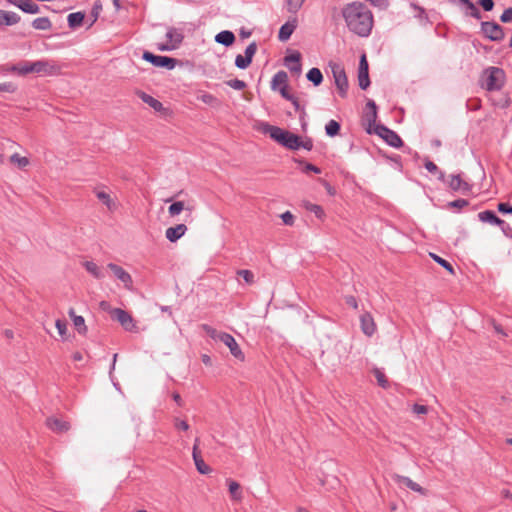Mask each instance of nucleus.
Masks as SVG:
<instances>
[{
  "mask_svg": "<svg viewBox=\"0 0 512 512\" xmlns=\"http://www.w3.org/2000/svg\"><path fill=\"white\" fill-rule=\"evenodd\" d=\"M340 129H341V126H340L339 122H337L336 120H330L325 125V132H326V135L329 137H334V136L338 135L340 132Z\"/></svg>",
  "mask_w": 512,
  "mask_h": 512,
  "instance_id": "36",
  "label": "nucleus"
},
{
  "mask_svg": "<svg viewBox=\"0 0 512 512\" xmlns=\"http://www.w3.org/2000/svg\"><path fill=\"white\" fill-rule=\"evenodd\" d=\"M202 329L210 338H212L213 340H218L220 332H218L215 328L211 327L208 324H203Z\"/></svg>",
  "mask_w": 512,
  "mask_h": 512,
  "instance_id": "50",
  "label": "nucleus"
},
{
  "mask_svg": "<svg viewBox=\"0 0 512 512\" xmlns=\"http://www.w3.org/2000/svg\"><path fill=\"white\" fill-rule=\"evenodd\" d=\"M233 340H235V338L231 334L220 332L218 341L222 342L224 345L228 346Z\"/></svg>",
  "mask_w": 512,
  "mask_h": 512,
  "instance_id": "54",
  "label": "nucleus"
},
{
  "mask_svg": "<svg viewBox=\"0 0 512 512\" xmlns=\"http://www.w3.org/2000/svg\"><path fill=\"white\" fill-rule=\"evenodd\" d=\"M497 226H499L506 237L512 238V228L507 222L503 220V224H498Z\"/></svg>",
  "mask_w": 512,
  "mask_h": 512,
  "instance_id": "57",
  "label": "nucleus"
},
{
  "mask_svg": "<svg viewBox=\"0 0 512 512\" xmlns=\"http://www.w3.org/2000/svg\"><path fill=\"white\" fill-rule=\"evenodd\" d=\"M9 3L28 14H36L39 12V6L31 0H9Z\"/></svg>",
  "mask_w": 512,
  "mask_h": 512,
  "instance_id": "16",
  "label": "nucleus"
},
{
  "mask_svg": "<svg viewBox=\"0 0 512 512\" xmlns=\"http://www.w3.org/2000/svg\"><path fill=\"white\" fill-rule=\"evenodd\" d=\"M361 330L366 336H372L376 331V324L372 315L368 312L360 316Z\"/></svg>",
  "mask_w": 512,
  "mask_h": 512,
  "instance_id": "14",
  "label": "nucleus"
},
{
  "mask_svg": "<svg viewBox=\"0 0 512 512\" xmlns=\"http://www.w3.org/2000/svg\"><path fill=\"white\" fill-rule=\"evenodd\" d=\"M276 91H278L281 94V96L286 100H292L293 98V95L288 91V85L280 87Z\"/></svg>",
  "mask_w": 512,
  "mask_h": 512,
  "instance_id": "62",
  "label": "nucleus"
},
{
  "mask_svg": "<svg viewBox=\"0 0 512 512\" xmlns=\"http://www.w3.org/2000/svg\"><path fill=\"white\" fill-rule=\"evenodd\" d=\"M32 27L36 30H49L52 23L48 17H38L32 21Z\"/></svg>",
  "mask_w": 512,
  "mask_h": 512,
  "instance_id": "34",
  "label": "nucleus"
},
{
  "mask_svg": "<svg viewBox=\"0 0 512 512\" xmlns=\"http://www.w3.org/2000/svg\"><path fill=\"white\" fill-rule=\"evenodd\" d=\"M166 38L169 41L168 43L175 45V49H177L183 41L182 33L175 28H169L167 30Z\"/></svg>",
  "mask_w": 512,
  "mask_h": 512,
  "instance_id": "26",
  "label": "nucleus"
},
{
  "mask_svg": "<svg viewBox=\"0 0 512 512\" xmlns=\"http://www.w3.org/2000/svg\"><path fill=\"white\" fill-rule=\"evenodd\" d=\"M83 265H84L85 269L87 270V272H89L96 279H102L104 277L103 272L101 271V269L98 267V265L95 262L85 261Z\"/></svg>",
  "mask_w": 512,
  "mask_h": 512,
  "instance_id": "33",
  "label": "nucleus"
},
{
  "mask_svg": "<svg viewBox=\"0 0 512 512\" xmlns=\"http://www.w3.org/2000/svg\"><path fill=\"white\" fill-rule=\"evenodd\" d=\"M481 32L490 41L499 42L505 37L503 28L496 22L484 21L481 23Z\"/></svg>",
  "mask_w": 512,
  "mask_h": 512,
  "instance_id": "5",
  "label": "nucleus"
},
{
  "mask_svg": "<svg viewBox=\"0 0 512 512\" xmlns=\"http://www.w3.org/2000/svg\"><path fill=\"white\" fill-rule=\"evenodd\" d=\"M374 376L377 379L379 386H381L383 388L387 387L388 381L385 377V374L380 369H378V368L374 369Z\"/></svg>",
  "mask_w": 512,
  "mask_h": 512,
  "instance_id": "45",
  "label": "nucleus"
},
{
  "mask_svg": "<svg viewBox=\"0 0 512 512\" xmlns=\"http://www.w3.org/2000/svg\"><path fill=\"white\" fill-rule=\"evenodd\" d=\"M10 161L18 165L19 168L23 169L29 165V159L27 157L20 156L18 153H14L10 157Z\"/></svg>",
  "mask_w": 512,
  "mask_h": 512,
  "instance_id": "41",
  "label": "nucleus"
},
{
  "mask_svg": "<svg viewBox=\"0 0 512 512\" xmlns=\"http://www.w3.org/2000/svg\"><path fill=\"white\" fill-rule=\"evenodd\" d=\"M237 274L242 277L247 284H252L254 282V274L250 270H238Z\"/></svg>",
  "mask_w": 512,
  "mask_h": 512,
  "instance_id": "46",
  "label": "nucleus"
},
{
  "mask_svg": "<svg viewBox=\"0 0 512 512\" xmlns=\"http://www.w3.org/2000/svg\"><path fill=\"white\" fill-rule=\"evenodd\" d=\"M251 64L250 60H248L245 56L238 54L235 58V66L239 69H246Z\"/></svg>",
  "mask_w": 512,
  "mask_h": 512,
  "instance_id": "44",
  "label": "nucleus"
},
{
  "mask_svg": "<svg viewBox=\"0 0 512 512\" xmlns=\"http://www.w3.org/2000/svg\"><path fill=\"white\" fill-rule=\"evenodd\" d=\"M230 350V353L238 360L240 361H244L245 360V355L243 353V351L241 350V348L239 347L238 343L236 342V340H233L231 343H229V345L227 346Z\"/></svg>",
  "mask_w": 512,
  "mask_h": 512,
  "instance_id": "37",
  "label": "nucleus"
},
{
  "mask_svg": "<svg viewBox=\"0 0 512 512\" xmlns=\"http://www.w3.org/2000/svg\"><path fill=\"white\" fill-rule=\"evenodd\" d=\"M55 326L58 330V333L61 336H64L66 334L67 325H66L65 321L58 319V320H56Z\"/></svg>",
  "mask_w": 512,
  "mask_h": 512,
  "instance_id": "61",
  "label": "nucleus"
},
{
  "mask_svg": "<svg viewBox=\"0 0 512 512\" xmlns=\"http://www.w3.org/2000/svg\"><path fill=\"white\" fill-rule=\"evenodd\" d=\"M478 218L481 222L489 223L491 225L503 224V220L500 219L492 210H484L480 212L478 214Z\"/></svg>",
  "mask_w": 512,
  "mask_h": 512,
  "instance_id": "22",
  "label": "nucleus"
},
{
  "mask_svg": "<svg viewBox=\"0 0 512 512\" xmlns=\"http://www.w3.org/2000/svg\"><path fill=\"white\" fill-rule=\"evenodd\" d=\"M447 185L455 192H468L471 189L470 184L462 179L461 174L450 175V180L447 182Z\"/></svg>",
  "mask_w": 512,
  "mask_h": 512,
  "instance_id": "13",
  "label": "nucleus"
},
{
  "mask_svg": "<svg viewBox=\"0 0 512 512\" xmlns=\"http://www.w3.org/2000/svg\"><path fill=\"white\" fill-rule=\"evenodd\" d=\"M102 8V5L99 1H96L94 3V6L92 8V16H93V19H92V23L91 25L97 20L98 18V15H99V10Z\"/></svg>",
  "mask_w": 512,
  "mask_h": 512,
  "instance_id": "63",
  "label": "nucleus"
},
{
  "mask_svg": "<svg viewBox=\"0 0 512 512\" xmlns=\"http://www.w3.org/2000/svg\"><path fill=\"white\" fill-rule=\"evenodd\" d=\"M46 423L49 429L57 433L66 432L70 428L68 422L58 418H48Z\"/></svg>",
  "mask_w": 512,
  "mask_h": 512,
  "instance_id": "20",
  "label": "nucleus"
},
{
  "mask_svg": "<svg viewBox=\"0 0 512 512\" xmlns=\"http://www.w3.org/2000/svg\"><path fill=\"white\" fill-rule=\"evenodd\" d=\"M485 82L483 86L488 91H498L505 84V72L499 67H489L484 71Z\"/></svg>",
  "mask_w": 512,
  "mask_h": 512,
  "instance_id": "3",
  "label": "nucleus"
},
{
  "mask_svg": "<svg viewBox=\"0 0 512 512\" xmlns=\"http://www.w3.org/2000/svg\"><path fill=\"white\" fill-rule=\"evenodd\" d=\"M17 64H4L0 67V73L3 75H7L9 73L17 74Z\"/></svg>",
  "mask_w": 512,
  "mask_h": 512,
  "instance_id": "52",
  "label": "nucleus"
},
{
  "mask_svg": "<svg viewBox=\"0 0 512 512\" xmlns=\"http://www.w3.org/2000/svg\"><path fill=\"white\" fill-rule=\"evenodd\" d=\"M107 267L113 272L114 276L123 283L126 289L131 290L133 281L131 275L126 270L114 263H109Z\"/></svg>",
  "mask_w": 512,
  "mask_h": 512,
  "instance_id": "9",
  "label": "nucleus"
},
{
  "mask_svg": "<svg viewBox=\"0 0 512 512\" xmlns=\"http://www.w3.org/2000/svg\"><path fill=\"white\" fill-rule=\"evenodd\" d=\"M215 41L225 47H229L235 42V35L232 31L223 30L215 36Z\"/></svg>",
  "mask_w": 512,
  "mask_h": 512,
  "instance_id": "24",
  "label": "nucleus"
},
{
  "mask_svg": "<svg viewBox=\"0 0 512 512\" xmlns=\"http://www.w3.org/2000/svg\"><path fill=\"white\" fill-rule=\"evenodd\" d=\"M374 132L380 136L385 142L394 148H399L403 145L402 139L400 136L393 130L388 127L378 124L376 125Z\"/></svg>",
  "mask_w": 512,
  "mask_h": 512,
  "instance_id": "6",
  "label": "nucleus"
},
{
  "mask_svg": "<svg viewBox=\"0 0 512 512\" xmlns=\"http://www.w3.org/2000/svg\"><path fill=\"white\" fill-rule=\"evenodd\" d=\"M69 315L72 318L74 327L80 334H85L87 332V327L85 325V320L82 316L75 315L74 310L71 309L69 311Z\"/></svg>",
  "mask_w": 512,
  "mask_h": 512,
  "instance_id": "28",
  "label": "nucleus"
},
{
  "mask_svg": "<svg viewBox=\"0 0 512 512\" xmlns=\"http://www.w3.org/2000/svg\"><path fill=\"white\" fill-rule=\"evenodd\" d=\"M478 4L487 12L492 11L495 5L493 0H478Z\"/></svg>",
  "mask_w": 512,
  "mask_h": 512,
  "instance_id": "59",
  "label": "nucleus"
},
{
  "mask_svg": "<svg viewBox=\"0 0 512 512\" xmlns=\"http://www.w3.org/2000/svg\"><path fill=\"white\" fill-rule=\"evenodd\" d=\"M500 20L503 23H508L512 21V7H509L504 10L502 15L500 16Z\"/></svg>",
  "mask_w": 512,
  "mask_h": 512,
  "instance_id": "60",
  "label": "nucleus"
},
{
  "mask_svg": "<svg viewBox=\"0 0 512 512\" xmlns=\"http://www.w3.org/2000/svg\"><path fill=\"white\" fill-rule=\"evenodd\" d=\"M430 256L431 258L436 262L438 263L440 266H442L444 269H446L448 272H450L451 274H454V268L452 266V264L447 261L446 259L438 256L437 254L435 253H430Z\"/></svg>",
  "mask_w": 512,
  "mask_h": 512,
  "instance_id": "38",
  "label": "nucleus"
},
{
  "mask_svg": "<svg viewBox=\"0 0 512 512\" xmlns=\"http://www.w3.org/2000/svg\"><path fill=\"white\" fill-rule=\"evenodd\" d=\"M301 55L299 52L295 51L294 53L285 57V65L289 68L291 72L300 74L302 71L301 67Z\"/></svg>",
  "mask_w": 512,
  "mask_h": 512,
  "instance_id": "17",
  "label": "nucleus"
},
{
  "mask_svg": "<svg viewBox=\"0 0 512 512\" xmlns=\"http://www.w3.org/2000/svg\"><path fill=\"white\" fill-rule=\"evenodd\" d=\"M306 0H286V7L289 13H297Z\"/></svg>",
  "mask_w": 512,
  "mask_h": 512,
  "instance_id": "39",
  "label": "nucleus"
},
{
  "mask_svg": "<svg viewBox=\"0 0 512 512\" xmlns=\"http://www.w3.org/2000/svg\"><path fill=\"white\" fill-rule=\"evenodd\" d=\"M424 166L430 173L437 175L438 180L446 182L445 173L441 171L434 162L426 158L424 161Z\"/></svg>",
  "mask_w": 512,
  "mask_h": 512,
  "instance_id": "31",
  "label": "nucleus"
},
{
  "mask_svg": "<svg viewBox=\"0 0 512 512\" xmlns=\"http://www.w3.org/2000/svg\"><path fill=\"white\" fill-rule=\"evenodd\" d=\"M299 149L303 148L305 150L311 151L313 149V141L310 138L302 140L301 137L298 136Z\"/></svg>",
  "mask_w": 512,
  "mask_h": 512,
  "instance_id": "53",
  "label": "nucleus"
},
{
  "mask_svg": "<svg viewBox=\"0 0 512 512\" xmlns=\"http://www.w3.org/2000/svg\"><path fill=\"white\" fill-rule=\"evenodd\" d=\"M306 77L314 86H319L323 82V75L319 68H311L307 72Z\"/></svg>",
  "mask_w": 512,
  "mask_h": 512,
  "instance_id": "29",
  "label": "nucleus"
},
{
  "mask_svg": "<svg viewBox=\"0 0 512 512\" xmlns=\"http://www.w3.org/2000/svg\"><path fill=\"white\" fill-rule=\"evenodd\" d=\"M175 428L178 430L187 431L189 429V424L185 420L176 419Z\"/></svg>",
  "mask_w": 512,
  "mask_h": 512,
  "instance_id": "64",
  "label": "nucleus"
},
{
  "mask_svg": "<svg viewBox=\"0 0 512 512\" xmlns=\"http://www.w3.org/2000/svg\"><path fill=\"white\" fill-rule=\"evenodd\" d=\"M497 208L503 214H512V206L507 202H500Z\"/></svg>",
  "mask_w": 512,
  "mask_h": 512,
  "instance_id": "56",
  "label": "nucleus"
},
{
  "mask_svg": "<svg viewBox=\"0 0 512 512\" xmlns=\"http://www.w3.org/2000/svg\"><path fill=\"white\" fill-rule=\"evenodd\" d=\"M33 73L54 75L58 71V67L47 60H38L32 62Z\"/></svg>",
  "mask_w": 512,
  "mask_h": 512,
  "instance_id": "11",
  "label": "nucleus"
},
{
  "mask_svg": "<svg viewBox=\"0 0 512 512\" xmlns=\"http://www.w3.org/2000/svg\"><path fill=\"white\" fill-rule=\"evenodd\" d=\"M396 482L398 484L405 485L407 488H409L412 491L417 492L421 495L426 494V490L423 487H421L418 483L414 482L412 479H410L407 476L397 475Z\"/></svg>",
  "mask_w": 512,
  "mask_h": 512,
  "instance_id": "19",
  "label": "nucleus"
},
{
  "mask_svg": "<svg viewBox=\"0 0 512 512\" xmlns=\"http://www.w3.org/2000/svg\"><path fill=\"white\" fill-rule=\"evenodd\" d=\"M265 132L269 134L271 139L283 147L290 150L299 149L298 135L273 125H267Z\"/></svg>",
  "mask_w": 512,
  "mask_h": 512,
  "instance_id": "2",
  "label": "nucleus"
},
{
  "mask_svg": "<svg viewBox=\"0 0 512 512\" xmlns=\"http://www.w3.org/2000/svg\"><path fill=\"white\" fill-rule=\"evenodd\" d=\"M193 460L196 466L197 471L200 474H208L211 471V468L204 462L202 457L197 452V445L195 444L193 447Z\"/></svg>",
  "mask_w": 512,
  "mask_h": 512,
  "instance_id": "23",
  "label": "nucleus"
},
{
  "mask_svg": "<svg viewBox=\"0 0 512 512\" xmlns=\"http://www.w3.org/2000/svg\"><path fill=\"white\" fill-rule=\"evenodd\" d=\"M257 52V44L256 42H252L250 43L246 49H245V57L250 60V62L252 63V60H253V57L254 55L256 54Z\"/></svg>",
  "mask_w": 512,
  "mask_h": 512,
  "instance_id": "48",
  "label": "nucleus"
},
{
  "mask_svg": "<svg viewBox=\"0 0 512 512\" xmlns=\"http://www.w3.org/2000/svg\"><path fill=\"white\" fill-rule=\"evenodd\" d=\"M96 197L101 201L110 211L115 210L116 203L105 191H95Z\"/></svg>",
  "mask_w": 512,
  "mask_h": 512,
  "instance_id": "30",
  "label": "nucleus"
},
{
  "mask_svg": "<svg viewBox=\"0 0 512 512\" xmlns=\"http://www.w3.org/2000/svg\"><path fill=\"white\" fill-rule=\"evenodd\" d=\"M137 95L144 103L148 104L155 111L160 112L164 109L163 104L159 100L154 98L153 96H151L143 91L137 92Z\"/></svg>",
  "mask_w": 512,
  "mask_h": 512,
  "instance_id": "21",
  "label": "nucleus"
},
{
  "mask_svg": "<svg viewBox=\"0 0 512 512\" xmlns=\"http://www.w3.org/2000/svg\"><path fill=\"white\" fill-rule=\"evenodd\" d=\"M17 85L13 82L0 83V92L15 93L17 91Z\"/></svg>",
  "mask_w": 512,
  "mask_h": 512,
  "instance_id": "47",
  "label": "nucleus"
},
{
  "mask_svg": "<svg viewBox=\"0 0 512 512\" xmlns=\"http://www.w3.org/2000/svg\"><path fill=\"white\" fill-rule=\"evenodd\" d=\"M112 317L116 319L126 331H133L135 324L132 316L121 308H115L112 313Z\"/></svg>",
  "mask_w": 512,
  "mask_h": 512,
  "instance_id": "8",
  "label": "nucleus"
},
{
  "mask_svg": "<svg viewBox=\"0 0 512 512\" xmlns=\"http://www.w3.org/2000/svg\"><path fill=\"white\" fill-rule=\"evenodd\" d=\"M17 68H18L17 74L21 75V76L27 75L29 73H33L32 62H29V61H22V62L18 63Z\"/></svg>",
  "mask_w": 512,
  "mask_h": 512,
  "instance_id": "40",
  "label": "nucleus"
},
{
  "mask_svg": "<svg viewBox=\"0 0 512 512\" xmlns=\"http://www.w3.org/2000/svg\"><path fill=\"white\" fill-rule=\"evenodd\" d=\"M227 85L235 90L241 91L246 88V83L243 80L232 79L227 81Z\"/></svg>",
  "mask_w": 512,
  "mask_h": 512,
  "instance_id": "49",
  "label": "nucleus"
},
{
  "mask_svg": "<svg viewBox=\"0 0 512 512\" xmlns=\"http://www.w3.org/2000/svg\"><path fill=\"white\" fill-rule=\"evenodd\" d=\"M84 18L85 14L83 12L78 11L70 13L67 17L68 26L75 29L82 25Z\"/></svg>",
  "mask_w": 512,
  "mask_h": 512,
  "instance_id": "27",
  "label": "nucleus"
},
{
  "mask_svg": "<svg viewBox=\"0 0 512 512\" xmlns=\"http://www.w3.org/2000/svg\"><path fill=\"white\" fill-rule=\"evenodd\" d=\"M452 3L458 4L465 15L475 19H481V13L476 5L470 0H451Z\"/></svg>",
  "mask_w": 512,
  "mask_h": 512,
  "instance_id": "12",
  "label": "nucleus"
},
{
  "mask_svg": "<svg viewBox=\"0 0 512 512\" xmlns=\"http://www.w3.org/2000/svg\"><path fill=\"white\" fill-rule=\"evenodd\" d=\"M288 85V75L285 71L280 70L272 78L271 89L276 91L278 88Z\"/></svg>",
  "mask_w": 512,
  "mask_h": 512,
  "instance_id": "25",
  "label": "nucleus"
},
{
  "mask_svg": "<svg viewBox=\"0 0 512 512\" xmlns=\"http://www.w3.org/2000/svg\"><path fill=\"white\" fill-rule=\"evenodd\" d=\"M469 204L468 200L466 199H462V198H459V199H456L454 201H451L449 202V206L452 207V208H463L465 206H467Z\"/></svg>",
  "mask_w": 512,
  "mask_h": 512,
  "instance_id": "55",
  "label": "nucleus"
},
{
  "mask_svg": "<svg viewBox=\"0 0 512 512\" xmlns=\"http://www.w3.org/2000/svg\"><path fill=\"white\" fill-rule=\"evenodd\" d=\"M142 59L151 63L155 67L172 70L176 66V59L168 56L155 55L149 51H144Z\"/></svg>",
  "mask_w": 512,
  "mask_h": 512,
  "instance_id": "4",
  "label": "nucleus"
},
{
  "mask_svg": "<svg viewBox=\"0 0 512 512\" xmlns=\"http://www.w3.org/2000/svg\"><path fill=\"white\" fill-rule=\"evenodd\" d=\"M296 28H297V20L296 19L288 20L280 27L279 33H278V39L281 42L288 41Z\"/></svg>",
  "mask_w": 512,
  "mask_h": 512,
  "instance_id": "15",
  "label": "nucleus"
},
{
  "mask_svg": "<svg viewBox=\"0 0 512 512\" xmlns=\"http://www.w3.org/2000/svg\"><path fill=\"white\" fill-rule=\"evenodd\" d=\"M187 231L185 224H177L173 227L166 229L165 236L170 242H176L179 240Z\"/></svg>",
  "mask_w": 512,
  "mask_h": 512,
  "instance_id": "18",
  "label": "nucleus"
},
{
  "mask_svg": "<svg viewBox=\"0 0 512 512\" xmlns=\"http://www.w3.org/2000/svg\"><path fill=\"white\" fill-rule=\"evenodd\" d=\"M358 83L362 90H366L370 85L369 73H368V62L365 54L360 58L359 69H358Z\"/></svg>",
  "mask_w": 512,
  "mask_h": 512,
  "instance_id": "10",
  "label": "nucleus"
},
{
  "mask_svg": "<svg viewBox=\"0 0 512 512\" xmlns=\"http://www.w3.org/2000/svg\"><path fill=\"white\" fill-rule=\"evenodd\" d=\"M281 219L286 225H293L294 223V215L290 211H286L281 214Z\"/></svg>",
  "mask_w": 512,
  "mask_h": 512,
  "instance_id": "58",
  "label": "nucleus"
},
{
  "mask_svg": "<svg viewBox=\"0 0 512 512\" xmlns=\"http://www.w3.org/2000/svg\"><path fill=\"white\" fill-rule=\"evenodd\" d=\"M367 109H369L366 112V119L369 122V124L375 123L377 118V106L374 100L369 99L366 103Z\"/></svg>",
  "mask_w": 512,
  "mask_h": 512,
  "instance_id": "32",
  "label": "nucleus"
},
{
  "mask_svg": "<svg viewBox=\"0 0 512 512\" xmlns=\"http://www.w3.org/2000/svg\"><path fill=\"white\" fill-rule=\"evenodd\" d=\"M184 209V203L182 201H176V202H173L169 208H168V212L170 214V216H176L178 214H180Z\"/></svg>",
  "mask_w": 512,
  "mask_h": 512,
  "instance_id": "43",
  "label": "nucleus"
},
{
  "mask_svg": "<svg viewBox=\"0 0 512 512\" xmlns=\"http://www.w3.org/2000/svg\"><path fill=\"white\" fill-rule=\"evenodd\" d=\"M332 73L340 97L345 98L348 91V79L344 69L339 65H334L332 67Z\"/></svg>",
  "mask_w": 512,
  "mask_h": 512,
  "instance_id": "7",
  "label": "nucleus"
},
{
  "mask_svg": "<svg viewBox=\"0 0 512 512\" xmlns=\"http://www.w3.org/2000/svg\"><path fill=\"white\" fill-rule=\"evenodd\" d=\"M342 17L348 30L362 38L370 36L374 17L368 6L360 1H353L342 8Z\"/></svg>",
  "mask_w": 512,
  "mask_h": 512,
  "instance_id": "1",
  "label": "nucleus"
},
{
  "mask_svg": "<svg viewBox=\"0 0 512 512\" xmlns=\"http://www.w3.org/2000/svg\"><path fill=\"white\" fill-rule=\"evenodd\" d=\"M0 16L4 20V24L7 26L15 25L20 21V16L12 11H4L0 13Z\"/></svg>",
  "mask_w": 512,
  "mask_h": 512,
  "instance_id": "35",
  "label": "nucleus"
},
{
  "mask_svg": "<svg viewBox=\"0 0 512 512\" xmlns=\"http://www.w3.org/2000/svg\"><path fill=\"white\" fill-rule=\"evenodd\" d=\"M307 209L314 213L315 216L319 219H321L323 216H324V210L323 208L320 206V205H317V204H309L307 206Z\"/></svg>",
  "mask_w": 512,
  "mask_h": 512,
  "instance_id": "51",
  "label": "nucleus"
},
{
  "mask_svg": "<svg viewBox=\"0 0 512 512\" xmlns=\"http://www.w3.org/2000/svg\"><path fill=\"white\" fill-rule=\"evenodd\" d=\"M228 486H229V492L231 494V497L236 500L241 499V493L239 492V489H240L239 483L234 480H230L228 483Z\"/></svg>",
  "mask_w": 512,
  "mask_h": 512,
  "instance_id": "42",
  "label": "nucleus"
}]
</instances>
